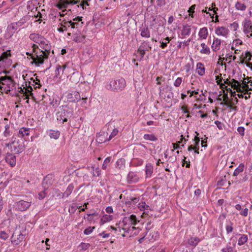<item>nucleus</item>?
<instances>
[{
  "mask_svg": "<svg viewBox=\"0 0 252 252\" xmlns=\"http://www.w3.org/2000/svg\"><path fill=\"white\" fill-rule=\"evenodd\" d=\"M32 47L34 55L32 56V59L33 61L31 63L32 64L34 63L37 66H39L40 64L44 63L45 59L48 58L50 53L39 49L38 46L34 44H33Z\"/></svg>",
  "mask_w": 252,
  "mask_h": 252,
  "instance_id": "nucleus-1",
  "label": "nucleus"
},
{
  "mask_svg": "<svg viewBox=\"0 0 252 252\" xmlns=\"http://www.w3.org/2000/svg\"><path fill=\"white\" fill-rule=\"evenodd\" d=\"M13 137L12 139V141L8 143L5 144V146L11 149V152L14 154H19L25 150V145L23 141L19 140H16V138L13 140Z\"/></svg>",
  "mask_w": 252,
  "mask_h": 252,
  "instance_id": "nucleus-2",
  "label": "nucleus"
},
{
  "mask_svg": "<svg viewBox=\"0 0 252 252\" xmlns=\"http://www.w3.org/2000/svg\"><path fill=\"white\" fill-rule=\"evenodd\" d=\"M126 86V81L124 78L118 80H111L107 85L106 88L113 92H118L123 90Z\"/></svg>",
  "mask_w": 252,
  "mask_h": 252,
  "instance_id": "nucleus-3",
  "label": "nucleus"
},
{
  "mask_svg": "<svg viewBox=\"0 0 252 252\" xmlns=\"http://www.w3.org/2000/svg\"><path fill=\"white\" fill-rule=\"evenodd\" d=\"M73 115L72 109L66 106H63L61 111L57 114V119L58 121H62V123L66 122L68 118H71Z\"/></svg>",
  "mask_w": 252,
  "mask_h": 252,
  "instance_id": "nucleus-4",
  "label": "nucleus"
},
{
  "mask_svg": "<svg viewBox=\"0 0 252 252\" xmlns=\"http://www.w3.org/2000/svg\"><path fill=\"white\" fill-rule=\"evenodd\" d=\"M244 166L245 165L244 163H240L239 166L234 170L233 176L236 177V182L240 183L241 182H244L247 180V175L246 173H245V176L242 179L238 178L237 177L239 174L241 175V174L243 172Z\"/></svg>",
  "mask_w": 252,
  "mask_h": 252,
  "instance_id": "nucleus-5",
  "label": "nucleus"
},
{
  "mask_svg": "<svg viewBox=\"0 0 252 252\" xmlns=\"http://www.w3.org/2000/svg\"><path fill=\"white\" fill-rule=\"evenodd\" d=\"M152 47L149 42L144 41L137 49V53L140 54V61L142 60L146 54V51H149Z\"/></svg>",
  "mask_w": 252,
  "mask_h": 252,
  "instance_id": "nucleus-6",
  "label": "nucleus"
},
{
  "mask_svg": "<svg viewBox=\"0 0 252 252\" xmlns=\"http://www.w3.org/2000/svg\"><path fill=\"white\" fill-rule=\"evenodd\" d=\"M28 83H29V86H28L27 82H26V86L27 88L25 89V91L24 90V89L25 87H24V88H22L21 87L18 88V89L19 90V93H20L22 94H23L25 96H26V97L25 98V99H27L26 101V102L27 103H29V96L33 95V93H32V88L30 86L31 83H30V82H29Z\"/></svg>",
  "mask_w": 252,
  "mask_h": 252,
  "instance_id": "nucleus-7",
  "label": "nucleus"
},
{
  "mask_svg": "<svg viewBox=\"0 0 252 252\" xmlns=\"http://www.w3.org/2000/svg\"><path fill=\"white\" fill-rule=\"evenodd\" d=\"M31 202L21 200L15 203L16 209L20 211L27 210L31 206Z\"/></svg>",
  "mask_w": 252,
  "mask_h": 252,
  "instance_id": "nucleus-8",
  "label": "nucleus"
},
{
  "mask_svg": "<svg viewBox=\"0 0 252 252\" xmlns=\"http://www.w3.org/2000/svg\"><path fill=\"white\" fill-rule=\"evenodd\" d=\"M67 98L70 102H77L81 99V96L79 92L72 91L67 94Z\"/></svg>",
  "mask_w": 252,
  "mask_h": 252,
  "instance_id": "nucleus-9",
  "label": "nucleus"
},
{
  "mask_svg": "<svg viewBox=\"0 0 252 252\" xmlns=\"http://www.w3.org/2000/svg\"><path fill=\"white\" fill-rule=\"evenodd\" d=\"M75 25H79V24L77 22H72L71 21L64 22L61 24L62 27L58 29V31L60 32H63L64 31L67 30V27H71L72 29L75 27Z\"/></svg>",
  "mask_w": 252,
  "mask_h": 252,
  "instance_id": "nucleus-10",
  "label": "nucleus"
},
{
  "mask_svg": "<svg viewBox=\"0 0 252 252\" xmlns=\"http://www.w3.org/2000/svg\"><path fill=\"white\" fill-rule=\"evenodd\" d=\"M5 160L7 163L9 164L11 167L15 166L16 163V158L14 154L10 153H7L5 157Z\"/></svg>",
  "mask_w": 252,
  "mask_h": 252,
  "instance_id": "nucleus-11",
  "label": "nucleus"
},
{
  "mask_svg": "<svg viewBox=\"0 0 252 252\" xmlns=\"http://www.w3.org/2000/svg\"><path fill=\"white\" fill-rule=\"evenodd\" d=\"M139 179L137 174L133 171L129 172L127 176V181L128 184L137 183L139 181Z\"/></svg>",
  "mask_w": 252,
  "mask_h": 252,
  "instance_id": "nucleus-12",
  "label": "nucleus"
},
{
  "mask_svg": "<svg viewBox=\"0 0 252 252\" xmlns=\"http://www.w3.org/2000/svg\"><path fill=\"white\" fill-rule=\"evenodd\" d=\"M48 42H49L47 40H46L43 37L41 36V37L40 38V40H39L38 43L39 44L43 45H40V47L42 49L43 51L50 53V47L48 44Z\"/></svg>",
  "mask_w": 252,
  "mask_h": 252,
  "instance_id": "nucleus-13",
  "label": "nucleus"
},
{
  "mask_svg": "<svg viewBox=\"0 0 252 252\" xmlns=\"http://www.w3.org/2000/svg\"><path fill=\"white\" fill-rule=\"evenodd\" d=\"M223 101L220 102V105H226L228 107H229L231 109H236V107H233L232 102L229 100L227 93H225L224 92V94H223Z\"/></svg>",
  "mask_w": 252,
  "mask_h": 252,
  "instance_id": "nucleus-14",
  "label": "nucleus"
},
{
  "mask_svg": "<svg viewBox=\"0 0 252 252\" xmlns=\"http://www.w3.org/2000/svg\"><path fill=\"white\" fill-rule=\"evenodd\" d=\"M52 184V180L51 176L49 175L45 177L42 183V185L44 189H47L49 186Z\"/></svg>",
  "mask_w": 252,
  "mask_h": 252,
  "instance_id": "nucleus-15",
  "label": "nucleus"
},
{
  "mask_svg": "<svg viewBox=\"0 0 252 252\" xmlns=\"http://www.w3.org/2000/svg\"><path fill=\"white\" fill-rule=\"evenodd\" d=\"M228 30L224 27H219L215 31V33L218 35H222L223 36H226L228 33Z\"/></svg>",
  "mask_w": 252,
  "mask_h": 252,
  "instance_id": "nucleus-16",
  "label": "nucleus"
},
{
  "mask_svg": "<svg viewBox=\"0 0 252 252\" xmlns=\"http://www.w3.org/2000/svg\"><path fill=\"white\" fill-rule=\"evenodd\" d=\"M24 237V235L21 233H20V234L17 235V237L16 239V235L15 234H13L11 237V242L15 245H18Z\"/></svg>",
  "mask_w": 252,
  "mask_h": 252,
  "instance_id": "nucleus-17",
  "label": "nucleus"
},
{
  "mask_svg": "<svg viewBox=\"0 0 252 252\" xmlns=\"http://www.w3.org/2000/svg\"><path fill=\"white\" fill-rule=\"evenodd\" d=\"M127 221H129L131 224L135 225L137 223V218L135 215H131L130 216L129 218L125 217L123 220V223H124V225H126V223Z\"/></svg>",
  "mask_w": 252,
  "mask_h": 252,
  "instance_id": "nucleus-18",
  "label": "nucleus"
},
{
  "mask_svg": "<svg viewBox=\"0 0 252 252\" xmlns=\"http://www.w3.org/2000/svg\"><path fill=\"white\" fill-rule=\"evenodd\" d=\"M221 40L218 38H214L211 48L213 51L216 52L220 50Z\"/></svg>",
  "mask_w": 252,
  "mask_h": 252,
  "instance_id": "nucleus-19",
  "label": "nucleus"
},
{
  "mask_svg": "<svg viewBox=\"0 0 252 252\" xmlns=\"http://www.w3.org/2000/svg\"><path fill=\"white\" fill-rule=\"evenodd\" d=\"M231 83V86L232 88L236 90L238 93L242 92V91L241 90V84L240 82L234 79H232Z\"/></svg>",
  "mask_w": 252,
  "mask_h": 252,
  "instance_id": "nucleus-20",
  "label": "nucleus"
},
{
  "mask_svg": "<svg viewBox=\"0 0 252 252\" xmlns=\"http://www.w3.org/2000/svg\"><path fill=\"white\" fill-rule=\"evenodd\" d=\"M74 188V187L73 184H69L67 187L66 190L63 193H61L62 198H63L64 197H68L72 193Z\"/></svg>",
  "mask_w": 252,
  "mask_h": 252,
  "instance_id": "nucleus-21",
  "label": "nucleus"
},
{
  "mask_svg": "<svg viewBox=\"0 0 252 252\" xmlns=\"http://www.w3.org/2000/svg\"><path fill=\"white\" fill-rule=\"evenodd\" d=\"M7 80L8 83L9 84H13V87L15 84V82L14 80L12 79L11 76H4L0 77V84H4L2 81Z\"/></svg>",
  "mask_w": 252,
  "mask_h": 252,
  "instance_id": "nucleus-22",
  "label": "nucleus"
},
{
  "mask_svg": "<svg viewBox=\"0 0 252 252\" xmlns=\"http://www.w3.org/2000/svg\"><path fill=\"white\" fill-rule=\"evenodd\" d=\"M139 31L141 32V36L146 38L150 37V32L148 27L140 28Z\"/></svg>",
  "mask_w": 252,
  "mask_h": 252,
  "instance_id": "nucleus-23",
  "label": "nucleus"
},
{
  "mask_svg": "<svg viewBox=\"0 0 252 252\" xmlns=\"http://www.w3.org/2000/svg\"><path fill=\"white\" fill-rule=\"evenodd\" d=\"M196 69L197 70L198 74L202 76L205 74V67L203 64L201 63H198L196 65Z\"/></svg>",
  "mask_w": 252,
  "mask_h": 252,
  "instance_id": "nucleus-24",
  "label": "nucleus"
},
{
  "mask_svg": "<svg viewBox=\"0 0 252 252\" xmlns=\"http://www.w3.org/2000/svg\"><path fill=\"white\" fill-rule=\"evenodd\" d=\"M198 35L200 38H202L204 39H206L208 35L207 28L206 27L201 28L199 32Z\"/></svg>",
  "mask_w": 252,
  "mask_h": 252,
  "instance_id": "nucleus-25",
  "label": "nucleus"
},
{
  "mask_svg": "<svg viewBox=\"0 0 252 252\" xmlns=\"http://www.w3.org/2000/svg\"><path fill=\"white\" fill-rule=\"evenodd\" d=\"M29 128L27 127H22L19 130L18 135L19 136H21V137H24L25 135H28L30 133Z\"/></svg>",
  "mask_w": 252,
  "mask_h": 252,
  "instance_id": "nucleus-26",
  "label": "nucleus"
},
{
  "mask_svg": "<svg viewBox=\"0 0 252 252\" xmlns=\"http://www.w3.org/2000/svg\"><path fill=\"white\" fill-rule=\"evenodd\" d=\"M190 32L191 29L190 28V26L188 24L183 26L181 33L182 35H189L190 34Z\"/></svg>",
  "mask_w": 252,
  "mask_h": 252,
  "instance_id": "nucleus-27",
  "label": "nucleus"
},
{
  "mask_svg": "<svg viewBox=\"0 0 252 252\" xmlns=\"http://www.w3.org/2000/svg\"><path fill=\"white\" fill-rule=\"evenodd\" d=\"M153 172V166L150 164L148 163L146 165L145 167V172L146 174L147 177H150L151 176Z\"/></svg>",
  "mask_w": 252,
  "mask_h": 252,
  "instance_id": "nucleus-28",
  "label": "nucleus"
},
{
  "mask_svg": "<svg viewBox=\"0 0 252 252\" xmlns=\"http://www.w3.org/2000/svg\"><path fill=\"white\" fill-rule=\"evenodd\" d=\"M240 236L238 240V244L239 246H241L246 243L248 241V236L245 234H239Z\"/></svg>",
  "mask_w": 252,
  "mask_h": 252,
  "instance_id": "nucleus-29",
  "label": "nucleus"
},
{
  "mask_svg": "<svg viewBox=\"0 0 252 252\" xmlns=\"http://www.w3.org/2000/svg\"><path fill=\"white\" fill-rule=\"evenodd\" d=\"M143 138L145 140L151 141H156L158 140V138L153 134H145L144 135Z\"/></svg>",
  "mask_w": 252,
  "mask_h": 252,
  "instance_id": "nucleus-30",
  "label": "nucleus"
},
{
  "mask_svg": "<svg viewBox=\"0 0 252 252\" xmlns=\"http://www.w3.org/2000/svg\"><path fill=\"white\" fill-rule=\"evenodd\" d=\"M60 135V132L58 130H50L49 132V136L51 138L57 139Z\"/></svg>",
  "mask_w": 252,
  "mask_h": 252,
  "instance_id": "nucleus-31",
  "label": "nucleus"
},
{
  "mask_svg": "<svg viewBox=\"0 0 252 252\" xmlns=\"http://www.w3.org/2000/svg\"><path fill=\"white\" fill-rule=\"evenodd\" d=\"M201 46L202 49L200 50V53L206 55H209L210 53V48L204 43H202Z\"/></svg>",
  "mask_w": 252,
  "mask_h": 252,
  "instance_id": "nucleus-32",
  "label": "nucleus"
},
{
  "mask_svg": "<svg viewBox=\"0 0 252 252\" xmlns=\"http://www.w3.org/2000/svg\"><path fill=\"white\" fill-rule=\"evenodd\" d=\"M199 242V239L197 237H191L189 239V244L192 246L195 247Z\"/></svg>",
  "mask_w": 252,
  "mask_h": 252,
  "instance_id": "nucleus-33",
  "label": "nucleus"
},
{
  "mask_svg": "<svg viewBox=\"0 0 252 252\" xmlns=\"http://www.w3.org/2000/svg\"><path fill=\"white\" fill-rule=\"evenodd\" d=\"M108 141V139L105 136L104 132L98 136L96 139V141L99 143H104Z\"/></svg>",
  "mask_w": 252,
  "mask_h": 252,
  "instance_id": "nucleus-34",
  "label": "nucleus"
},
{
  "mask_svg": "<svg viewBox=\"0 0 252 252\" xmlns=\"http://www.w3.org/2000/svg\"><path fill=\"white\" fill-rule=\"evenodd\" d=\"M41 36L36 33H31L30 35V38L36 43H39V40Z\"/></svg>",
  "mask_w": 252,
  "mask_h": 252,
  "instance_id": "nucleus-35",
  "label": "nucleus"
},
{
  "mask_svg": "<svg viewBox=\"0 0 252 252\" xmlns=\"http://www.w3.org/2000/svg\"><path fill=\"white\" fill-rule=\"evenodd\" d=\"M235 7L238 10H245L246 9V6L244 3L238 1L235 4Z\"/></svg>",
  "mask_w": 252,
  "mask_h": 252,
  "instance_id": "nucleus-36",
  "label": "nucleus"
},
{
  "mask_svg": "<svg viewBox=\"0 0 252 252\" xmlns=\"http://www.w3.org/2000/svg\"><path fill=\"white\" fill-rule=\"evenodd\" d=\"M250 29L251 30H252V25L251 24V22L250 20L246 21L244 24V29ZM247 36L249 37L250 36H252V32L250 34V35L248 34Z\"/></svg>",
  "mask_w": 252,
  "mask_h": 252,
  "instance_id": "nucleus-37",
  "label": "nucleus"
},
{
  "mask_svg": "<svg viewBox=\"0 0 252 252\" xmlns=\"http://www.w3.org/2000/svg\"><path fill=\"white\" fill-rule=\"evenodd\" d=\"M26 22V20L24 19H21L19 21L16 23L13 24V26H12L13 29H15L16 27H21Z\"/></svg>",
  "mask_w": 252,
  "mask_h": 252,
  "instance_id": "nucleus-38",
  "label": "nucleus"
},
{
  "mask_svg": "<svg viewBox=\"0 0 252 252\" xmlns=\"http://www.w3.org/2000/svg\"><path fill=\"white\" fill-rule=\"evenodd\" d=\"M164 40H165V42H160V47H161L162 49L165 48L167 46V43L169 42V41L171 40V38L169 37H167L166 38H164Z\"/></svg>",
  "mask_w": 252,
  "mask_h": 252,
  "instance_id": "nucleus-39",
  "label": "nucleus"
},
{
  "mask_svg": "<svg viewBox=\"0 0 252 252\" xmlns=\"http://www.w3.org/2000/svg\"><path fill=\"white\" fill-rule=\"evenodd\" d=\"M111 157H108L106 158L103 162L102 164V168L103 169H106L107 168L108 165L110 163L111 161Z\"/></svg>",
  "mask_w": 252,
  "mask_h": 252,
  "instance_id": "nucleus-40",
  "label": "nucleus"
},
{
  "mask_svg": "<svg viewBox=\"0 0 252 252\" xmlns=\"http://www.w3.org/2000/svg\"><path fill=\"white\" fill-rule=\"evenodd\" d=\"M196 7L195 4L192 5L189 9L188 12L189 13V15L192 18L194 17L193 13H194V9Z\"/></svg>",
  "mask_w": 252,
  "mask_h": 252,
  "instance_id": "nucleus-41",
  "label": "nucleus"
},
{
  "mask_svg": "<svg viewBox=\"0 0 252 252\" xmlns=\"http://www.w3.org/2000/svg\"><path fill=\"white\" fill-rule=\"evenodd\" d=\"M10 50L7 51L6 52H4L0 57V61L3 60L4 59H6L8 57L11 56L10 53H8V52H9Z\"/></svg>",
  "mask_w": 252,
  "mask_h": 252,
  "instance_id": "nucleus-42",
  "label": "nucleus"
},
{
  "mask_svg": "<svg viewBox=\"0 0 252 252\" xmlns=\"http://www.w3.org/2000/svg\"><path fill=\"white\" fill-rule=\"evenodd\" d=\"M85 39V35H79V36H76L74 38V40L75 42H82L84 41Z\"/></svg>",
  "mask_w": 252,
  "mask_h": 252,
  "instance_id": "nucleus-43",
  "label": "nucleus"
},
{
  "mask_svg": "<svg viewBox=\"0 0 252 252\" xmlns=\"http://www.w3.org/2000/svg\"><path fill=\"white\" fill-rule=\"evenodd\" d=\"M111 220H112L111 216L106 215L105 216H103V218L101 219L100 222L102 224V221H103V223H105L108 221H110Z\"/></svg>",
  "mask_w": 252,
  "mask_h": 252,
  "instance_id": "nucleus-44",
  "label": "nucleus"
},
{
  "mask_svg": "<svg viewBox=\"0 0 252 252\" xmlns=\"http://www.w3.org/2000/svg\"><path fill=\"white\" fill-rule=\"evenodd\" d=\"M9 237L8 234L6 233L4 231L0 232V238L3 240H6Z\"/></svg>",
  "mask_w": 252,
  "mask_h": 252,
  "instance_id": "nucleus-45",
  "label": "nucleus"
},
{
  "mask_svg": "<svg viewBox=\"0 0 252 252\" xmlns=\"http://www.w3.org/2000/svg\"><path fill=\"white\" fill-rule=\"evenodd\" d=\"M94 228H95V227H94H94L90 226V227L86 228L84 231V234L89 235V234H91L93 232V230Z\"/></svg>",
  "mask_w": 252,
  "mask_h": 252,
  "instance_id": "nucleus-46",
  "label": "nucleus"
},
{
  "mask_svg": "<svg viewBox=\"0 0 252 252\" xmlns=\"http://www.w3.org/2000/svg\"><path fill=\"white\" fill-rule=\"evenodd\" d=\"M90 245L88 243H81L79 247L81 248V250H86L90 247Z\"/></svg>",
  "mask_w": 252,
  "mask_h": 252,
  "instance_id": "nucleus-47",
  "label": "nucleus"
},
{
  "mask_svg": "<svg viewBox=\"0 0 252 252\" xmlns=\"http://www.w3.org/2000/svg\"><path fill=\"white\" fill-rule=\"evenodd\" d=\"M61 72H62V66L61 65L58 64L56 66V69L55 70V76L58 77Z\"/></svg>",
  "mask_w": 252,
  "mask_h": 252,
  "instance_id": "nucleus-48",
  "label": "nucleus"
},
{
  "mask_svg": "<svg viewBox=\"0 0 252 252\" xmlns=\"http://www.w3.org/2000/svg\"><path fill=\"white\" fill-rule=\"evenodd\" d=\"M46 190L47 189H44L43 191H41L38 193V198L40 200L44 199L45 197V196H46V194H47V193L46 192Z\"/></svg>",
  "mask_w": 252,
  "mask_h": 252,
  "instance_id": "nucleus-49",
  "label": "nucleus"
},
{
  "mask_svg": "<svg viewBox=\"0 0 252 252\" xmlns=\"http://www.w3.org/2000/svg\"><path fill=\"white\" fill-rule=\"evenodd\" d=\"M182 82V79L181 77L177 78L174 82V85L176 87H179Z\"/></svg>",
  "mask_w": 252,
  "mask_h": 252,
  "instance_id": "nucleus-50",
  "label": "nucleus"
},
{
  "mask_svg": "<svg viewBox=\"0 0 252 252\" xmlns=\"http://www.w3.org/2000/svg\"><path fill=\"white\" fill-rule=\"evenodd\" d=\"M118 133V130L117 128H115L113 129V131L111 132L110 135L108 140H111L113 137L115 136Z\"/></svg>",
  "mask_w": 252,
  "mask_h": 252,
  "instance_id": "nucleus-51",
  "label": "nucleus"
},
{
  "mask_svg": "<svg viewBox=\"0 0 252 252\" xmlns=\"http://www.w3.org/2000/svg\"><path fill=\"white\" fill-rule=\"evenodd\" d=\"M245 129L243 126H239L237 128V131L241 136H243L245 134Z\"/></svg>",
  "mask_w": 252,
  "mask_h": 252,
  "instance_id": "nucleus-52",
  "label": "nucleus"
},
{
  "mask_svg": "<svg viewBox=\"0 0 252 252\" xmlns=\"http://www.w3.org/2000/svg\"><path fill=\"white\" fill-rule=\"evenodd\" d=\"M222 252H233V248L232 247L229 246L226 248H223L221 250Z\"/></svg>",
  "mask_w": 252,
  "mask_h": 252,
  "instance_id": "nucleus-53",
  "label": "nucleus"
},
{
  "mask_svg": "<svg viewBox=\"0 0 252 252\" xmlns=\"http://www.w3.org/2000/svg\"><path fill=\"white\" fill-rule=\"evenodd\" d=\"M241 88L246 92H248L249 91H252V88L249 87L248 84H245V86H241Z\"/></svg>",
  "mask_w": 252,
  "mask_h": 252,
  "instance_id": "nucleus-54",
  "label": "nucleus"
},
{
  "mask_svg": "<svg viewBox=\"0 0 252 252\" xmlns=\"http://www.w3.org/2000/svg\"><path fill=\"white\" fill-rule=\"evenodd\" d=\"M195 142V147H199L200 138L197 136H195L194 139Z\"/></svg>",
  "mask_w": 252,
  "mask_h": 252,
  "instance_id": "nucleus-55",
  "label": "nucleus"
},
{
  "mask_svg": "<svg viewBox=\"0 0 252 252\" xmlns=\"http://www.w3.org/2000/svg\"><path fill=\"white\" fill-rule=\"evenodd\" d=\"M233 228L232 225H227L226 226V230L227 234L233 231Z\"/></svg>",
  "mask_w": 252,
  "mask_h": 252,
  "instance_id": "nucleus-56",
  "label": "nucleus"
},
{
  "mask_svg": "<svg viewBox=\"0 0 252 252\" xmlns=\"http://www.w3.org/2000/svg\"><path fill=\"white\" fill-rule=\"evenodd\" d=\"M33 82L34 83L35 85H38V86H36L35 88H40L41 87V85L40 84V80L37 78L35 80H33Z\"/></svg>",
  "mask_w": 252,
  "mask_h": 252,
  "instance_id": "nucleus-57",
  "label": "nucleus"
},
{
  "mask_svg": "<svg viewBox=\"0 0 252 252\" xmlns=\"http://www.w3.org/2000/svg\"><path fill=\"white\" fill-rule=\"evenodd\" d=\"M240 214L242 216H244L245 217H246L248 214V208H245L243 209L241 212Z\"/></svg>",
  "mask_w": 252,
  "mask_h": 252,
  "instance_id": "nucleus-58",
  "label": "nucleus"
},
{
  "mask_svg": "<svg viewBox=\"0 0 252 252\" xmlns=\"http://www.w3.org/2000/svg\"><path fill=\"white\" fill-rule=\"evenodd\" d=\"M56 6L59 8L60 9H62L63 8H66V6L63 3V2H60L56 5Z\"/></svg>",
  "mask_w": 252,
  "mask_h": 252,
  "instance_id": "nucleus-59",
  "label": "nucleus"
},
{
  "mask_svg": "<svg viewBox=\"0 0 252 252\" xmlns=\"http://www.w3.org/2000/svg\"><path fill=\"white\" fill-rule=\"evenodd\" d=\"M216 80H217V82L218 84L220 85V86H222L223 84L221 83L222 81V79L220 78L219 76H216Z\"/></svg>",
  "mask_w": 252,
  "mask_h": 252,
  "instance_id": "nucleus-60",
  "label": "nucleus"
},
{
  "mask_svg": "<svg viewBox=\"0 0 252 252\" xmlns=\"http://www.w3.org/2000/svg\"><path fill=\"white\" fill-rule=\"evenodd\" d=\"M231 27L233 29L234 31H236L237 28H238V24L236 22H233L231 24Z\"/></svg>",
  "mask_w": 252,
  "mask_h": 252,
  "instance_id": "nucleus-61",
  "label": "nucleus"
},
{
  "mask_svg": "<svg viewBox=\"0 0 252 252\" xmlns=\"http://www.w3.org/2000/svg\"><path fill=\"white\" fill-rule=\"evenodd\" d=\"M181 110L184 113H189V111L187 110V106L186 105L182 106Z\"/></svg>",
  "mask_w": 252,
  "mask_h": 252,
  "instance_id": "nucleus-62",
  "label": "nucleus"
},
{
  "mask_svg": "<svg viewBox=\"0 0 252 252\" xmlns=\"http://www.w3.org/2000/svg\"><path fill=\"white\" fill-rule=\"evenodd\" d=\"M215 124L220 129H222V124L219 121H216L215 122Z\"/></svg>",
  "mask_w": 252,
  "mask_h": 252,
  "instance_id": "nucleus-63",
  "label": "nucleus"
},
{
  "mask_svg": "<svg viewBox=\"0 0 252 252\" xmlns=\"http://www.w3.org/2000/svg\"><path fill=\"white\" fill-rule=\"evenodd\" d=\"M164 4H165L164 0H157V5L158 6H161Z\"/></svg>",
  "mask_w": 252,
  "mask_h": 252,
  "instance_id": "nucleus-64",
  "label": "nucleus"
}]
</instances>
